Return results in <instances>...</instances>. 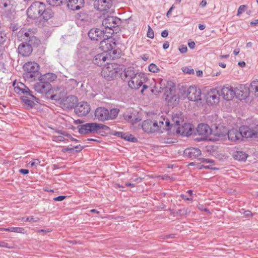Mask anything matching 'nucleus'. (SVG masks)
I'll return each instance as SVG.
<instances>
[{
  "label": "nucleus",
  "mask_w": 258,
  "mask_h": 258,
  "mask_svg": "<svg viewBox=\"0 0 258 258\" xmlns=\"http://www.w3.org/2000/svg\"><path fill=\"white\" fill-rule=\"evenodd\" d=\"M17 37L23 41L18 48L19 54L24 56H29L32 51L33 46H37L40 40L35 36L34 31L32 29L21 28L17 33Z\"/></svg>",
  "instance_id": "obj_1"
},
{
  "label": "nucleus",
  "mask_w": 258,
  "mask_h": 258,
  "mask_svg": "<svg viewBox=\"0 0 258 258\" xmlns=\"http://www.w3.org/2000/svg\"><path fill=\"white\" fill-rule=\"evenodd\" d=\"M122 80L127 83L132 89H139L147 80L146 75L133 67L126 68L121 73Z\"/></svg>",
  "instance_id": "obj_2"
},
{
  "label": "nucleus",
  "mask_w": 258,
  "mask_h": 258,
  "mask_svg": "<svg viewBox=\"0 0 258 258\" xmlns=\"http://www.w3.org/2000/svg\"><path fill=\"white\" fill-rule=\"evenodd\" d=\"M14 90L16 93L22 95L21 97V99L23 103L27 105L29 108H32L34 106V100L38 102V99L33 95V92L23 83H18L17 86L14 87Z\"/></svg>",
  "instance_id": "obj_3"
},
{
  "label": "nucleus",
  "mask_w": 258,
  "mask_h": 258,
  "mask_svg": "<svg viewBox=\"0 0 258 258\" xmlns=\"http://www.w3.org/2000/svg\"><path fill=\"white\" fill-rule=\"evenodd\" d=\"M257 134V131L250 128L247 126H242L239 130L232 128L229 130L226 134L229 140L232 142L241 141L242 138H252Z\"/></svg>",
  "instance_id": "obj_4"
},
{
  "label": "nucleus",
  "mask_w": 258,
  "mask_h": 258,
  "mask_svg": "<svg viewBox=\"0 0 258 258\" xmlns=\"http://www.w3.org/2000/svg\"><path fill=\"white\" fill-rule=\"evenodd\" d=\"M119 113V109L112 108L110 110L105 107L97 108L94 112L95 118L100 121H105L115 118Z\"/></svg>",
  "instance_id": "obj_5"
},
{
  "label": "nucleus",
  "mask_w": 258,
  "mask_h": 258,
  "mask_svg": "<svg viewBox=\"0 0 258 258\" xmlns=\"http://www.w3.org/2000/svg\"><path fill=\"white\" fill-rule=\"evenodd\" d=\"M24 69L26 71L24 74V78L29 81H33L39 76V65L35 62H28L24 66Z\"/></svg>",
  "instance_id": "obj_6"
},
{
  "label": "nucleus",
  "mask_w": 258,
  "mask_h": 258,
  "mask_svg": "<svg viewBox=\"0 0 258 258\" xmlns=\"http://www.w3.org/2000/svg\"><path fill=\"white\" fill-rule=\"evenodd\" d=\"M120 22V19L117 17H108L103 19L102 24L106 33L108 34V36H112L114 32L113 28L119 26Z\"/></svg>",
  "instance_id": "obj_7"
},
{
  "label": "nucleus",
  "mask_w": 258,
  "mask_h": 258,
  "mask_svg": "<svg viewBox=\"0 0 258 258\" xmlns=\"http://www.w3.org/2000/svg\"><path fill=\"white\" fill-rule=\"evenodd\" d=\"M108 34L106 35V37L100 41L99 48L104 52H110L112 54H115L117 53V50L114 49L116 46V43L114 39H112V36H108Z\"/></svg>",
  "instance_id": "obj_8"
},
{
  "label": "nucleus",
  "mask_w": 258,
  "mask_h": 258,
  "mask_svg": "<svg viewBox=\"0 0 258 258\" xmlns=\"http://www.w3.org/2000/svg\"><path fill=\"white\" fill-rule=\"evenodd\" d=\"M106 126L96 122L86 123L78 126L79 133L87 134L95 133L100 130L104 129Z\"/></svg>",
  "instance_id": "obj_9"
},
{
  "label": "nucleus",
  "mask_w": 258,
  "mask_h": 258,
  "mask_svg": "<svg viewBox=\"0 0 258 258\" xmlns=\"http://www.w3.org/2000/svg\"><path fill=\"white\" fill-rule=\"evenodd\" d=\"M43 8V3L40 2H35L33 3L27 9V14L28 16L32 19H35L38 18L40 12Z\"/></svg>",
  "instance_id": "obj_10"
},
{
  "label": "nucleus",
  "mask_w": 258,
  "mask_h": 258,
  "mask_svg": "<svg viewBox=\"0 0 258 258\" xmlns=\"http://www.w3.org/2000/svg\"><path fill=\"white\" fill-rule=\"evenodd\" d=\"M113 63H107L102 69L101 76L107 80L113 79L118 72V69Z\"/></svg>",
  "instance_id": "obj_11"
},
{
  "label": "nucleus",
  "mask_w": 258,
  "mask_h": 258,
  "mask_svg": "<svg viewBox=\"0 0 258 258\" xmlns=\"http://www.w3.org/2000/svg\"><path fill=\"white\" fill-rule=\"evenodd\" d=\"M220 92L216 89H211L207 94L206 101L209 105H213L219 103Z\"/></svg>",
  "instance_id": "obj_12"
},
{
  "label": "nucleus",
  "mask_w": 258,
  "mask_h": 258,
  "mask_svg": "<svg viewBox=\"0 0 258 258\" xmlns=\"http://www.w3.org/2000/svg\"><path fill=\"white\" fill-rule=\"evenodd\" d=\"M107 34L104 29L101 30L96 28L91 29L88 33L90 39L95 41L103 39Z\"/></svg>",
  "instance_id": "obj_13"
},
{
  "label": "nucleus",
  "mask_w": 258,
  "mask_h": 258,
  "mask_svg": "<svg viewBox=\"0 0 258 258\" xmlns=\"http://www.w3.org/2000/svg\"><path fill=\"white\" fill-rule=\"evenodd\" d=\"M201 89L196 86H190L187 91V98L191 101H196L201 100Z\"/></svg>",
  "instance_id": "obj_14"
},
{
  "label": "nucleus",
  "mask_w": 258,
  "mask_h": 258,
  "mask_svg": "<svg viewBox=\"0 0 258 258\" xmlns=\"http://www.w3.org/2000/svg\"><path fill=\"white\" fill-rule=\"evenodd\" d=\"M34 89L39 93L46 94L51 89V85L49 83L43 81L42 79H41L39 82L34 85Z\"/></svg>",
  "instance_id": "obj_15"
},
{
  "label": "nucleus",
  "mask_w": 258,
  "mask_h": 258,
  "mask_svg": "<svg viewBox=\"0 0 258 258\" xmlns=\"http://www.w3.org/2000/svg\"><path fill=\"white\" fill-rule=\"evenodd\" d=\"M90 111L89 104L86 102L79 103L75 108V111L79 116H85Z\"/></svg>",
  "instance_id": "obj_16"
},
{
  "label": "nucleus",
  "mask_w": 258,
  "mask_h": 258,
  "mask_svg": "<svg viewBox=\"0 0 258 258\" xmlns=\"http://www.w3.org/2000/svg\"><path fill=\"white\" fill-rule=\"evenodd\" d=\"M142 129L148 133H155L158 131V125L156 122L150 119L144 120L142 125Z\"/></svg>",
  "instance_id": "obj_17"
},
{
  "label": "nucleus",
  "mask_w": 258,
  "mask_h": 258,
  "mask_svg": "<svg viewBox=\"0 0 258 258\" xmlns=\"http://www.w3.org/2000/svg\"><path fill=\"white\" fill-rule=\"evenodd\" d=\"M112 5L111 0H97L94 3L95 8L100 12L107 11Z\"/></svg>",
  "instance_id": "obj_18"
},
{
  "label": "nucleus",
  "mask_w": 258,
  "mask_h": 258,
  "mask_svg": "<svg viewBox=\"0 0 258 258\" xmlns=\"http://www.w3.org/2000/svg\"><path fill=\"white\" fill-rule=\"evenodd\" d=\"M164 96L168 105L176 106L179 101V97L175 95L171 90L165 91Z\"/></svg>",
  "instance_id": "obj_19"
},
{
  "label": "nucleus",
  "mask_w": 258,
  "mask_h": 258,
  "mask_svg": "<svg viewBox=\"0 0 258 258\" xmlns=\"http://www.w3.org/2000/svg\"><path fill=\"white\" fill-rule=\"evenodd\" d=\"M220 95L226 100H231L234 97V89L232 87L224 86L220 92Z\"/></svg>",
  "instance_id": "obj_20"
},
{
  "label": "nucleus",
  "mask_w": 258,
  "mask_h": 258,
  "mask_svg": "<svg viewBox=\"0 0 258 258\" xmlns=\"http://www.w3.org/2000/svg\"><path fill=\"white\" fill-rule=\"evenodd\" d=\"M194 126L190 123H185L177 130V132L183 136H189L193 133Z\"/></svg>",
  "instance_id": "obj_21"
},
{
  "label": "nucleus",
  "mask_w": 258,
  "mask_h": 258,
  "mask_svg": "<svg viewBox=\"0 0 258 258\" xmlns=\"http://www.w3.org/2000/svg\"><path fill=\"white\" fill-rule=\"evenodd\" d=\"M198 135L203 136L204 138L207 137L212 133V130L207 124L201 123L198 125L197 128Z\"/></svg>",
  "instance_id": "obj_22"
},
{
  "label": "nucleus",
  "mask_w": 258,
  "mask_h": 258,
  "mask_svg": "<svg viewBox=\"0 0 258 258\" xmlns=\"http://www.w3.org/2000/svg\"><path fill=\"white\" fill-rule=\"evenodd\" d=\"M53 16V12L51 9L49 8H46L45 4L43 3V8L42 11L40 12V16L38 18L40 20H43L44 21H47Z\"/></svg>",
  "instance_id": "obj_23"
},
{
  "label": "nucleus",
  "mask_w": 258,
  "mask_h": 258,
  "mask_svg": "<svg viewBox=\"0 0 258 258\" xmlns=\"http://www.w3.org/2000/svg\"><path fill=\"white\" fill-rule=\"evenodd\" d=\"M84 5V0H69L68 3V8L73 10H78Z\"/></svg>",
  "instance_id": "obj_24"
},
{
  "label": "nucleus",
  "mask_w": 258,
  "mask_h": 258,
  "mask_svg": "<svg viewBox=\"0 0 258 258\" xmlns=\"http://www.w3.org/2000/svg\"><path fill=\"white\" fill-rule=\"evenodd\" d=\"M183 153L185 156L191 158H196L201 154V150L197 148H187Z\"/></svg>",
  "instance_id": "obj_25"
},
{
  "label": "nucleus",
  "mask_w": 258,
  "mask_h": 258,
  "mask_svg": "<svg viewBox=\"0 0 258 258\" xmlns=\"http://www.w3.org/2000/svg\"><path fill=\"white\" fill-rule=\"evenodd\" d=\"M115 135L118 137H120L121 138L124 139L127 141L131 142L133 143H136L138 141V140L136 138L134 137L133 135L128 133L116 132Z\"/></svg>",
  "instance_id": "obj_26"
},
{
  "label": "nucleus",
  "mask_w": 258,
  "mask_h": 258,
  "mask_svg": "<svg viewBox=\"0 0 258 258\" xmlns=\"http://www.w3.org/2000/svg\"><path fill=\"white\" fill-rule=\"evenodd\" d=\"M0 231H6L11 232H15L18 233H25V230L23 227H11L9 228H0Z\"/></svg>",
  "instance_id": "obj_27"
},
{
  "label": "nucleus",
  "mask_w": 258,
  "mask_h": 258,
  "mask_svg": "<svg viewBox=\"0 0 258 258\" xmlns=\"http://www.w3.org/2000/svg\"><path fill=\"white\" fill-rule=\"evenodd\" d=\"M247 154L243 151H236L234 153V158L238 161H244L247 158Z\"/></svg>",
  "instance_id": "obj_28"
},
{
  "label": "nucleus",
  "mask_w": 258,
  "mask_h": 258,
  "mask_svg": "<svg viewBox=\"0 0 258 258\" xmlns=\"http://www.w3.org/2000/svg\"><path fill=\"white\" fill-rule=\"evenodd\" d=\"M241 89V87L240 89L237 88L234 89V96H235L237 98L242 100L246 97L247 93L244 92Z\"/></svg>",
  "instance_id": "obj_29"
},
{
  "label": "nucleus",
  "mask_w": 258,
  "mask_h": 258,
  "mask_svg": "<svg viewBox=\"0 0 258 258\" xmlns=\"http://www.w3.org/2000/svg\"><path fill=\"white\" fill-rule=\"evenodd\" d=\"M218 129L219 128L217 127L215 130H212V133L211 134H213V135L217 137V140H222L226 136V131H220L219 132L218 131Z\"/></svg>",
  "instance_id": "obj_30"
},
{
  "label": "nucleus",
  "mask_w": 258,
  "mask_h": 258,
  "mask_svg": "<svg viewBox=\"0 0 258 258\" xmlns=\"http://www.w3.org/2000/svg\"><path fill=\"white\" fill-rule=\"evenodd\" d=\"M66 101L68 102V107H73L77 102V98L73 95H70L67 97Z\"/></svg>",
  "instance_id": "obj_31"
},
{
  "label": "nucleus",
  "mask_w": 258,
  "mask_h": 258,
  "mask_svg": "<svg viewBox=\"0 0 258 258\" xmlns=\"http://www.w3.org/2000/svg\"><path fill=\"white\" fill-rule=\"evenodd\" d=\"M56 76L53 73H47L45 74L43 77L42 80H46L45 82H47L49 83L50 82H52L54 81L56 79Z\"/></svg>",
  "instance_id": "obj_32"
},
{
  "label": "nucleus",
  "mask_w": 258,
  "mask_h": 258,
  "mask_svg": "<svg viewBox=\"0 0 258 258\" xmlns=\"http://www.w3.org/2000/svg\"><path fill=\"white\" fill-rule=\"evenodd\" d=\"M250 89L254 95L258 97V80L253 81L250 84Z\"/></svg>",
  "instance_id": "obj_33"
},
{
  "label": "nucleus",
  "mask_w": 258,
  "mask_h": 258,
  "mask_svg": "<svg viewBox=\"0 0 258 258\" xmlns=\"http://www.w3.org/2000/svg\"><path fill=\"white\" fill-rule=\"evenodd\" d=\"M101 54L99 53L95 55L94 59H93V62L94 63L99 66H102L103 65L102 62V60L101 59Z\"/></svg>",
  "instance_id": "obj_34"
},
{
  "label": "nucleus",
  "mask_w": 258,
  "mask_h": 258,
  "mask_svg": "<svg viewBox=\"0 0 258 258\" xmlns=\"http://www.w3.org/2000/svg\"><path fill=\"white\" fill-rule=\"evenodd\" d=\"M22 221H29L30 222H37L39 221V219L37 217H34L33 216L28 217H23L22 218Z\"/></svg>",
  "instance_id": "obj_35"
},
{
  "label": "nucleus",
  "mask_w": 258,
  "mask_h": 258,
  "mask_svg": "<svg viewBox=\"0 0 258 258\" xmlns=\"http://www.w3.org/2000/svg\"><path fill=\"white\" fill-rule=\"evenodd\" d=\"M148 70L152 73H157L160 71V69L154 63H151L148 66Z\"/></svg>",
  "instance_id": "obj_36"
},
{
  "label": "nucleus",
  "mask_w": 258,
  "mask_h": 258,
  "mask_svg": "<svg viewBox=\"0 0 258 258\" xmlns=\"http://www.w3.org/2000/svg\"><path fill=\"white\" fill-rule=\"evenodd\" d=\"M164 120L163 119V120H160L159 121H155V122H156L157 123V124L158 125V131L157 132H161L162 133V129H164Z\"/></svg>",
  "instance_id": "obj_37"
},
{
  "label": "nucleus",
  "mask_w": 258,
  "mask_h": 258,
  "mask_svg": "<svg viewBox=\"0 0 258 258\" xmlns=\"http://www.w3.org/2000/svg\"><path fill=\"white\" fill-rule=\"evenodd\" d=\"M64 136H53L52 137V140L55 142H63L66 141V139L63 137Z\"/></svg>",
  "instance_id": "obj_38"
},
{
  "label": "nucleus",
  "mask_w": 258,
  "mask_h": 258,
  "mask_svg": "<svg viewBox=\"0 0 258 258\" xmlns=\"http://www.w3.org/2000/svg\"><path fill=\"white\" fill-rule=\"evenodd\" d=\"M47 3L50 6L53 7L59 5L61 2L60 0H46Z\"/></svg>",
  "instance_id": "obj_39"
},
{
  "label": "nucleus",
  "mask_w": 258,
  "mask_h": 258,
  "mask_svg": "<svg viewBox=\"0 0 258 258\" xmlns=\"http://www.w3.org/2000/svg\"><path fill=\"white\" fill-rule=\"evenodd\" d=\"M147 36L148 38L151 39H153L154 37V31L149 25L148 26V31Z\"/></svg>",
  "instance_id": "obj_40"
},
{
  "label": "nucleus",
  "mask_w": 258,
  "mask_h": 258,
  "mask_svg": "<svg viewBox=\"0 0 258 258\" xmlns=\"http://www.w3.org/2000/svg\"><path fill=\"white\" fill-rule=\"evenodd\" d=\"M11 2L9 0H1L0 3V6L1 8H6L8 6L10 5Z\"/></svg>",
  "instance_id": "obj_41"
},
{
  "label": "nucleus",
  "mask_w": 258,
  "mask_h": 258,
  "mask_svg": "<svg viewBox=\"0 0 258 258\" xmlns=\"http://www.w3.org/2000/svg\"><path fill=\"white\" fill-rule=\"evenodd\" d=\"M246 6L245 5L240 6V7L238 9L237 16H240L241 14H242L243 12H245V11L246 10Z\"/></svg>",
  "instance_id": "obj_42"
},
{
  "label": "nucleus",
  "mask_w": 258,
  "mask_h": 258,
  "mask_svg": "<svg viewBox=\"0 0 258 258\" xmlns=\"http://www.w3.org/2000/svg\"><path fill=\"white\" fill-rule=\"evenodd\" d=\"M40 163V161L39 159H33L31 161L29 162V165L31 167H36Z\"/></svg>",
  "instance_id": "obj_43"
},
{
  "label": "nucleus",
  "mask_w": 258,
  "mask_h": 258,
  "mask_svg": "<svg viewBox=\"0 0 258 258\" xmlns=\"http://www.w3.org/2000/svg\"><path fill=\"white\" fill-rule=\"evenodd\" d=\"M182 71L188 74H192L194 73V71L191 67H185L182 69Z\"/></svg>",
  "instance_id": "obj_44"
},
{
  "label": "nucleus",
  "mask_w": 258,
  "mask_h": 258,
  "mask_svg": "<svg viewBox=\"0 0 258 258\" xmlns=\"http://www.w3.org/2000/svg\"><path fill=\"white\" fill-rule=\"evenodd\" d=\"M6 35L4 33L0 32V44H3L6 40Z\"/></svg>",
  "instance_id": "obj_45"
},
{
  "label": "nucleus",
  "mask_w": 258,
  "mask_h": 258,
  "mask_svg": "<svg viewBox=\"0 0 258 258\" xmlns=\"http://www.w3.org/2000/svg\"><path fill=\"white\" fill-rule=\"evenodd\" d=\"M180 197H181V198L185 200V201H190V202H192V198H191V197H187L186 195H184V194H181L180 195Z\"/></svg>",
  "instance_id": "obj_46"
},
{
  "label": "nucleus",
  "mask_w": 258,
  "mask_h": 258,
  "mask_svg": "<svg viewBox=\"0 0 258 258\" xmlns=\"http://www.w3.org/2000/svg\"><path fill=\"white\" fill-rule=\"evenodd\" d=\"M187 47L184 45L181 46L179 48V51L182 53H185L187 51Z\"/></svg>",
  "instance_id": "obj_47"
},
{
  "label": "nucleus",
  "mask_w": 258,
  "mask_h": 258,
  "mask_svg": "<svg viewBox=\"0 0 258 258\" xmlns=\"http://www.w3.org/2000/svg\"><path fill=\"white\" fill-rule=\"evenodd\" d=\"M66 198V196H59L53 199L55 201H62Z\"/></svg>",
  "instance_id": "obj_48"
},
{
  "label": "nucleus",
  "mask_w": 258,
  "mask_h": 258,
  "mask_svg": "<svg viewBox=\"0 0 258 258\" xmlns=\"http://www.w3.org/2000/svg\"><path fill=\"white\" fill-rule=\"evenodd\" d=\"M61 134L62 135H63V136H66L67 137H70L71 140V141H75V142H78V140H77L76 139H75L73 137H71L70 135H69L68 134L64 132H61Z\"/></svg>",
  "instance_id": "obj_49"
},
{
  "label": "nucleus",
  "mask_w": 258,
  "mask_h": 258,
  "mask_svg": "<svg viewBox=\"0 0 258 258\" xmlns=\"http://www.w3.org/2000/svg\"><path fill=\"white\" fill-rule=\"evenodd\" d=\"M243 214H244V216L245 217H251L252 216V213L251 212V211H245L244 212H243Z\"/></svg>",
  "instance_id": "obj_50"
},
{
  "label": "nucleus",
  "mask_w": 258,
  "mask_h": 258,
  "mask_svg": "<svg viewBox=\"0 0 258 258\" xmlns=\"http://www.w3.org/2000/svg\"><path fill=\"white\" fill-rule=\"evenodd\" d=\"M73 148H74V150L75 149L76 150V152H77L81 151L83 149V146H82L80 145H77L76 146H75Z\"/></svg>",
  "instance_id": "obj_51"
},
{
  "label": "nucleus",
  "mask_w": 258,
  "mask_h": 258,
  "mask_svg": "<svg viewBox=\"0 0 258 258\" xmlns=\"http://www.w3.org/2000/svg\"><path fill=\"white\" fill-rule=\"evenodd\" d=\"M175 7L173 5H172L171 8L169 9V10L167 11V13H166V16L167 17H169L170 15H171V12L174 9Z\"/></svg>",
  "instance_id": "obj_52"
},
{
  "label": "nucleus",
  "mask_w": 258,
  "mask_h": 258,
  "mask_svg": "<svg viewBox=\"0 0 258 258\" xmlns=\"http://www.w3.org/2000/svg\"><path fill=\"white\" fill-rule=\"evenodd\" d=\"M168 35V31L166 30H164L161 32V36L164 38L167 37Z\"/></svg>",
  "instance_id": "obj_53"
},
{
  "label": "nucleus",
  "mask_w": 258,
  "mask_h": 258,
  "mask_svg": "<svg viewBox=\"0 0 258 258\" xmlns=\"http://www.w3.org/2000/svg\"><path fill=\"white\" fill-rule=\"evenodd\" d=\"M0 247H9L8 246V244L5 241H1L0 242Z\"/></svg>",
  "instance_id": "obj_54"
},
{
  "label": "nucleus",
  "mask_w": 258,
  "mask_h": 258,
  "mask_svg": "<svg viewBox=\"0 0 258 258\" xmlns=\"http://www.w3.org/2000/svg\"><path fill=\"white\" fill-rule=\"evenodd\" d=\"M101 60H102V64H103L105 61L106 60V59H107V57L106 56V55L104 53H101Z\"/></svg>",
  "instance_id": "obj_55"
},
{
  "label": "nucleus",
  "mask_w": 258,
  "mask_h": 258,
  "mask_svg": "<svg viewBox=\"0 0 258 258\" xmlns=\"http://www.w3.org/2000/svg\"><path fill=\"white\" fill-rule=\"evenodd\" d=\"M203 162L205 163H214V160L210 159H203Z\"/></svg>",
  "instance_id": "obj_56"
},
{
  "label": "nucleus",
  "mask_w": 258,
  "mask_h": 258,
  "mask_svg": "<svg viewBox=\"0 0 258 258\" xmlns=\"http://www.w3.org/2000/svg\"><path fill=\"white\" fill-rule=\"evenodd\" d=\"M19 172L22 174H27L29 173V170L25 169H21Z\"/></svg>",
  "instance_id": "obj_57"
},
{
  "label": "nucleus",
  "mask_w": 258,
  "mask_h": 258,
  "mask_svg": "<svg viewBox=\"0 0 258 258\" xmlns=\"http://www.w3.org/2000/svg\"><path fill=\"white\" fill-rule=\"evenodd\" d=\"M188 45L189 48L193 49L195 46V43L194 41H190L188 42Z\"/></svg>",
  "instance_id": "obj_58"
},
{
  "label": "nucleus",
  "mask_w": 258,
  "mask_h": 258,
  "mask_svg": "<svg viewBox=\"0 0 258 258\" xmlns=\"http://www.w3.org/2000/svg\"><path fill=\"white\" fill-rule=\"evenodd\" d=\"M169 46V43L168 41H166L163 44V48L164 49H167Z\"/></svg>",
  "instance_id": "obj_59"
},
{
  "label": "nucleus",
  "mask_w": 258,
  "mask_h": 258,
  "mask_svg": "<svg viewBox=\"0 0 258 258\" xmlns=\"http://www.w3.org/2000/svg\"><path fill=\"white\" fill-rule=\"evenodd\" d=\"M164 121H165V125H164L165 127H168L170 126V121L167 119H165V118H163Z\"/></svg>",
  "instance_id": "obj_60"
},
{
  "label": "nucleus",
  "mask_w": 258,
  "mask_h": 258,
  "mask_svg": "<svg viewBox=\"0 0 258 258\" xmlns=\"http://www.w3.org/2000/svg\"><path fill=\"white\" fill-rule=\"evenodd\" d=\"M201 6L202 7H205L207 5V2L206 0H203L201 3Z\"/></svg>",
  "instance_id": "obj_61"
},
{
  "label": "nucleus",
  "mask_w": 258,
  "mask_h": 258,
  "mask_svg": "<svg viewBox=\"0 0 258 258\" xmlns=\"http://www.w3.org/2000/svg\"><path fill=\"white\" fill-rule=\"evenodd\" d=\"M240 52V50L239 48H236L233 51V54L235 55H237Z\"/></svg>",
  "instance_id": "obj_62"
},
{
  "label": "nucleus",
  "mask_w": 258,
  "mask_h": 258,
  "mask_svg": "<svg viewBox=\"0 0 258 258\" xmlns=\"http://www.w3.org/2000/svg\"><path fill=\"white\" fill-rule=\"evenodd\" d=\"M199 27V29L201 30H203L204 29H205V26L204 25H203V24H200L198 26Z\"/></svg>",
  "instance_id": "obj_63"
},
{
  "label": "nucleus",
  "mask_w": 258,
  "mask_h": 258,
  "mask_svg": "<svg viewBox=\"0 0 258 258\" xmlns=\"http://www.w3.org/2000/svg\"><path fill=\"white\" fill-rule=\"evenodd\" d=\"M238 65L241 67H243L245 66V63L244 61H239L238 62Z\"/></svg>",
  "instance_id": "obj_64"
}]
</instances>
